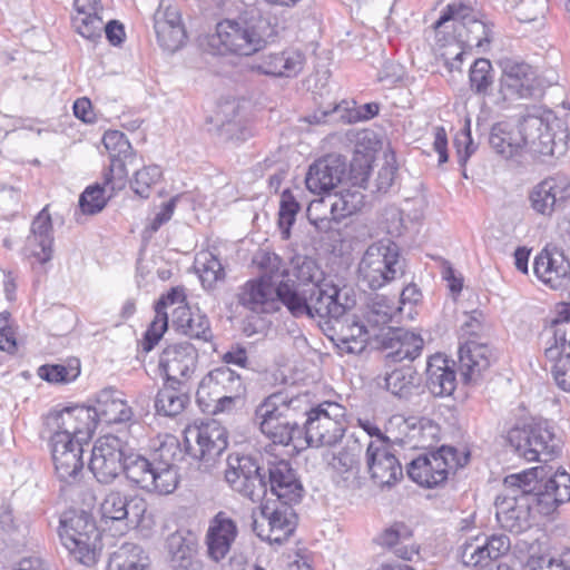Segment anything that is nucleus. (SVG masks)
I'll return each mask as SVG.
<instances>
[{
	"label": "nucleus",
	"mask_w": 570,
	"mask_h": 570,
	"mask_svg": "<svg viewBox=\"0 0 570 570\" xmlns=\"http://www.w3.org/2000/svg\"><path fill=\"white\" fill-rule=\"evenodd\" d=\"M261 432L274 444L295 449L333 446L344 436L346 422L336 403L312 406L305 395L275 392L255 410Z\"/></svg>",
	"instance_id": "nucleus-1"
},
{
	"label": "nucleus",
	"mask_w": 570,
	"mask_h": 570,
	"mask_svg": "<svg viewBox=\"0 0 570 570\" xmlns=\"http://www.w3.org/2000/svg\"><path fill=\"white\" fill-rule=\"evenodd\" d=\"M546 466H535L503 480V494L495 500L497 520L511 533H523L532 525V509L549 515L570 501V474L557 470L547 478Z\"/></svg>",
	"instance_id": "nucleus-2"
},
{
	"label": "nucleus",
	"mask_w": 570,
	"mask_h": 570,
	"mask_svg": "<svg viewBox=\"0 0 570 570\" xmlns=\"http://www.w3.org/2000/svg\"><path fill=\"white\" fill-rule=\"evenodd\" d=\"M273 36V27L262 11L249 7L234 19H224L216 26V39L225 51L250 56L261 50Z\"/></svg>",
	"instance_id": "nucleus-3"
},
{
	"label": "nucleus",
	"mask_w": 570,
	"mask_h": 570,
	"mask_svg": "<svg viewBox=\"0 0 570 570\" xmlns=\"http://www.w3.org/2000/svg\"><path fill=\"white\" fill-rule=\"evenodd\" d=\"M358 279L371 289H379L405 274V259L391 242L370 245L358 263Z\"/></svg>",
	"instance_id": "nucleus-4"
},
{
	"label": "nucleus",
	"mask_w": 570,
	"mask_h": 570,
	"mask_svg": "<svg viewBox=\"0 0 570 570\" xmlns=\"http://www.w3.org/2000/svg\"><path fill=\"white\" fill-rule=\"evenodd\" d=\"M59 534L62 544L78 562L85 566L97 562L101 550L100 532L89 513L85 511L66 513L60 521Z\"/></svg>",
	"instance_id": "nucleus-5"
},
{
	"label": "nucleus",
	"mask_w": 570,
	"mask_h": 570,
	"mask_svg": "<svg viewBox=\"0 0 570 570\" xmlns=\"http://www.w3.org/2000/svg\"><path fill=\"white\" fill-rule=\"evenodd\" d=\"M90 406L76 405L53 410L43 419L41 436L48 442L88 443L95 432Z\"/></svg>",
	"instance_id": "nucleus-6"
},
{
	"label": "nucleus",
	"mask_w": 570,
	"mask_h": 570,
	"mask_svg": "<svg viewBox=\"0 0 570 570\" xmlns=\"http://www.w3.org/2000/svg\"><path fill=\"white\" fill-rule=\"evenodd\" d=\"M452 21L455 40L464 48L484 51L491 41V29L487 22L479 18V12L463 2L449 3L440 18L434 22L436 32L448 22Z\"/></svg>",
	"instance_id": "nucleus-7"
},
{
	"label": "nucleus",
	"mask_w": 570,
	"mask_h": 570,
	"mask_svg": "<svg viewBox=\"0 0 570 570\" xmlns=\"http://www.w3.org/2000/svg\"><path fill=\"white\" fill-rule=\"evenodd\" d=\"M356 305V295L348 286L338 287L331 282L308 285V308L306 318L318 320L326 325L340 321Z\"/></svg>",
	"instance_id": "nucleus-8"
},
{
	"label": "nucleus",
	"mask_w": 570,
	"mask_h": 570,
	"mask_svg": "<svg viewBox=\"0 0 570 570\" xmlns=\"http://www.w3.org/2000/svg\"><path fill=\"white\" fill-rule=\"evenodd\" d=\"M508 442L514 452L527 461H549L561 451V440L547 422L513 428L508 432Z\"/></svg>",
	"instance_id": "nucleus-9"
},
{
	"label": "nucleus",
	"mask_w": 570,
	"mask_h": 570,
	"mask_svg": "<svg viewBox=\"0 0 570 570\" xmlns=\"http://www.w3.org/2000/svg\"><path fill=\"white\" fill-rule=\"evenodd\" d=\"M469 454L460 455L454 448L441 446L435 452L420 454L406 466L407 475L417 484L433 488L448 479L451 471L464 466Z\"/></svg>",
	"instance_id": "nucleus-10"
},
{
	"label": "nucleus",
	"mask_w": 570,
	"mask_h": 570,
	"mask_svg": "<svg viewBox=\"0 0 570 570\" xmlns=\"http://www.w3.org/2000/svg\"><path fill=\"white\" fill-rule=\"evenodd\" d=\"M225 480L233 491L256 502L265 495V462L259 458L232 453L226 459Z\"/></svg>",
	"instance_id": "nucleus-11"
},
{
	"label": "nucleus",
	"mask_w": 570,
	"mask_h": 570,
	"mask_svg": "<svg viewBox=\"0 0 570 570\" xmlns=\"http://www.w3.org/2000/svg\"><path fill=\"white\" fill-rule=\"evenodd\" d=\"M186 451L199 462L198 468L212 472L228 445L226 430L215 420L189 428L185 435Z\"/></svg>",
	"instance_id": "nucleus-12"
},
{
	"label": "nucleus",
	"mask_w": 570,
	"mask_h": 570,
	"mask_svg": "<svg viewBox=\"0 0 570 570\" xmlns=\"http://www.w3.org/2000/svg\"><path fill=\"white\" fill-rule=\"evenodd\" d=\"M296 502H266L261 507L259 515L253 520V531L263 541L282 544L293 534L297 515L293 509Z\"/></svg>",
	"instance_id": "nucleus-13"
},
{
	"label": "nucleus",
	"mask_w": 570,
	"mask_h": 570,
	"mask_svg": "<svg viewBox=\"0 0 570 570\" xmlns=\"http://www.w3.org/2000/svg\"><path fill=\"white\" fill-rule=\"evenodd\" d=\"M499 65V94L503 101L530 99L540 92V81L531 65L513 58H503Z\"/></svg>",
	"instance_id": "nucleus-14"
},
{
	"label": "nucleus",
	"mask_w": 570,
	"mask_h": 570,
	"mask_svg": "<svg viewBox=\"0 0 570 570\" xmlns=\"http://www.w3.org/2000/svg\"><path fill=\"white\" fill-rule=\"evenodd\" d=\"M128 451V444L114 434L104 435L96 441L89 469L99 483L109 484L119 476Z\"/></svg>",
	"instance_id": "nucleus-15"
},
{
	"label": "nucleus",
	"mask_w": 570,
	"mask_h": 570,
	"mask_svg": "<svg viewBox=\"0 0 570 570\" xmlns=\"http://www.w3.org/2000/svg\"><path fill=\"white\" fill-rule=\"evenodd\" d=\"M102 144L109 154L110 165L106 171V185L111 191L125 188L128 178V166L134 167L137 157L127 137L119 130L106 131Z\"/></svg>",
	"instance_id": "nucleus-16"
},
{
	"label": "nucleus",
	"mask_w": 570,
	"mask_h": 570,
	"mask_svg": "<svg viewBox=\"0 0 570 570\" xmlns=\"http://www.w3.org/2000/svg\"><path fill=\"white\" fill-rule=\"evenodd\" d=\"M265 494L269 490L277 498L276 501L301 502L304 488L289 461L268 458L265 462Z\"/></svg>",
	"instance_id": "nucleus-17"
},
{
	"label": "nucleus",
	"mask_w": 570,
	"mask_h": 570,
	"mask_svg": "<svg viewBox=\"0 0 570 570\" xmlns=\"http://www.w3.org/2000/svg\"><path fill=\"white\" fill-rule=\"evenodd\" d=\"M198 353L188 342L167 346L159 357V368L166 381L186 384L196 370Z\"/></svg>",
	"instance_id": "nucleus-18"
},
{
	"label": "nucleus",
	"mask_w": 570,
	"mask_h": 570,
	"mask_svg": "<svg viewBox=\"0 0 570 570\" xmlns=\"http://www.w3.org/2000/svg\"><path fill=\"white\" fill-rule=\"evenodd\" d=\"M533 272L550 288L570 291V262L557 247H546L535 256Z\"/></svg>",
	"instance_id": "nucleus-19"
},
{
	"label": "nucleus",
	"mask_w": 570,
	"mask_h": 570,
	"mask_svg": "<svg viewBox=\"0 0 570 570\" xmlns=\"http://www.w3.org/2000/svg\"><path fill=\"white\" fill-rule=\"evenodd\" d=\"M510 538L503 533L478 535L465 541L459 550L461 562L466 567H478L488 561H497L509 552Z\"/></svg>",
	"instance_id": "nucleus-20"
},
{
	"label": "nucleus",
	"mask_w": 570,
	"mask_h": 570,
	"mask_svg": "<svg viewBox=\"0 0 570 570\" xmlns=\"http://www.w3.org/2000/svg\"><path fill=\"white\" fill-rule=\"evenodd\" d=\"M522 147L533 155L554 156L558 144L549 118L537 115L523 117L519 125Z\"/></svg>",
	"instance_id": "nucleus-21"
},
{
	"label": "nucleus",
	"mask_w": 570,
	"mask_h": 570,
	"mask_svg": "<svg viewBox=\"0 0 570 570\" xmlns=\"http://www.w3.org/2000/svg\"><path fill=\"white\" fill-rule=\"evenodd\" d=\"M154 29L159 46L168 52L177 51L186 41V30L178 8L164 0L154 13Z\"/></svg>",
	"instance_id": "nucleus-22"
},
{
	"label": "nucleus",
	"mask_w": 570,
	"mask_h": 570,
	"mask_svg": "<svg viewBox=\"0 0 570 570\" xmlns=\"http://www.w3.org/2000/svg\"><path fill=\"white\" fill-rule=\"evenodd\" d=\"M380 341L381 347L386 352L385 357L392 362L404 360L413 361L422 352L424 341L420 334L402 327L389 326L381 334H374Z\"/></svg>",
	"instance_id": "nucleus-23"
},
{
	"label": "nucleus",
	"mask_w": 570,
	"mask_h": 570,
	"mask_svg": "<svg viewBox=\"0 0 570 570\" xmlns=\"http://www.w3.org/2000/svg\"><path fill=\"white\" fill-rule=\"evenodd\" d=\"M147 511V502L138 495H126L110 491L100 504L101 517L111 521H125L126 525L138 527Z\"/></svg>",
	"instance_id": "nucleus-24"
},
{
	"label": "nucleus",
	"mask_w": 570,
	"mask_h": 570,
	"mask_svg": "<svg viewBox=\"0 0 570 570\" xmlns=\"http://www.w3.org/2000/svg\"><path fill=\"white\" fill-rule=\"evenodd\" d=\"M277 282L259 276L239 287L237 301L239 305L254 313L269 314L277 311Z\"/></svg>",
	"instance_id": "nucleus-25"
},
{
	"label": "nucleus",
	"mask_w": 570,
	"mask_h": 570,
	"mask_svg": "<svg viewBox=\"0 0 570 570\" xmlns=\"http://www.w3.org/2000/svg\"><path fill=\"white\" fill-rule=\"evenodd\" d=\"M368 472L373 482L381 487H391L403 476V469L389 444L370 442L366 449Z\"/></svg>",
	"instance_id": "nucleus-26"
},
{
	"label": "nucleus",
	"mask_w": 570,
	"mask_h": 570,
	"mask_svg": "<svg viewBox=\"0 0 570 570\" xmlns=\"http://www.w3.org/2000/svg\"><path fill=\"white\" fill-rule=\"evenodd\" d=\"M570 198V178L563 175L548 177L530 193L531 207L541 215L550 216Z\"/></svg>",
	"instance_id": "nucleus-27"
},
{
	"label": "nucleus",
	"mask_w": 570,
	"mask_h": 570,
	"mask_svg": "<svg viewBox=\"0 0 570 570\" xmlns=\"http://www.w3.org/2000/svg\"><path fill=\"white\" fill-rule=\"evenodd\" d=\"M345 173V160L340 155H327L309 166L306 188L314 194L328 193L341 183Z\"/></svg>",
	"instance_id": "nucleus-28"
},
{
	"label": "nucleus",
	"mask_w": 570,
	"mask_h": 570,
	"mask_svg": "<svg viewBox=\"0 0 570 570\" xmlns=\"http://www.w3.org/2000/svg\"><path fill=\"white\" fill-rule=\"evenodd\" d=\"M493 357L490 346L469 338L459 347V368L465 384L476 383Z\"/></svg>",
	"instance_id": "nucleus-29"
},
{
	"label": "nucleus",
	"mask_w": 570,
	"mask_h": 570,
	"mask_svg": "<svg viewBox=\"0 0 570 570\" xmlns=\"http://www.w3.org/2000/svg\"><path fill=\"white\" fill-rule=\"evenodd\" d=\"M305 56L298 50H284L259 56L252 70L272 77H296L304 68Z\"/></svg>",
	"instance_id": "nucleus-30"
},
{
	"label": "nucleus",
	"mask_w": 570,
	"mask_h": 570,
	"mask_svg": "<svg viewBox=\"0 0 570 570\" xmlns=\"http://www.w3.org/2000/svg\"><path fill=\"white\" fill-rule=\"evenodd\" d=\"M94 413L95 429L98 422L106 424H120L130 422L134 417L132 409L122 399V393L116 389L101 390L96 400V406L90 407Z\"/></svg>",
	"instance_id": "nucleus-31"
},
{
	"label": "nucleus",
	"mask_w": 570,
	"mask_h": 570,
	"mask_svg": "<svg viewBox=\"0 0 570 570\" xmlns=\"http://www.w3.org/2000/svg\"><path fill=\"white\" fill-rule=\"evenodd\" d=\"M244 395L245 385L239 374L227 366H219L208 372L199 382L196 400L204 401L220 394Z\"/></svg>",
	"instance_id": "nucleus-32"
},
{
	"label": "nucleus",
	"mask_w": 570,
	"mask_h": 570,
	"mask_svg": "<svg viewBox=\"0 0 570 570\" xmlns=\"http://www.w3.org/2000/svg\"><path fill=\"white\" fill-rule=\"evenodd\" d=\"M53 240L52 220L46 206L31 223L26 247L32 257L45 264L52 258Z\"/></svg>",
	"instance_id": "nucleus-33"
},
{
	"label": "nucleus",
	"mask_w": 570,
	"mask_h": 570,
	"mask_svg": "<svg viewBox=\"0 0 570 570\" xmlns=\"http://www.w3.org/2000/svg\"><path fill=\"white\" fill-rule=\"evenodd\" d=\"M237 537V525L225 512H218L209 523L206 535L208 556L214 561L223 560Z\"/></svg>",
	"instance_id": "nucleus-34"
},
{
	"label": "nucleus",
	"mask_w": 570,
	"mask_h": 570,
	"mask_svg": "<svg viewBox=\"0 0 570 570\" xmlns=\"http://www.w3.org/2000/svg\"><path fill=\"white\" fill-rule=\"evenodd\" d=\"M56 473L59 480L71 482L83 468L82 452L85 443L55 441L48 442Z\"/></svg>",
	"instance_id": "nucleus-35"
},
{
	"label": "nucleus",
	"mask_w": 570,
	"mask_h": 570,
	"mask_svg": "<svg viewBox=\"0 0 570 570\" xmlns=\"http://www.w3.org/2000/svg\"><path fill=\"white\" fill-rule=\"evenodd\" d=\"M335 325L338 326L336 346L342 353L358 354L365 350L371 332L357 316L347 312L340 321L333 322L332 327Z\"/></svg>",
	"instance_id": "nucleus-36"
},
{
	"label": "nucleus",
	"mask_w": 570,
	"mask_h": 570,
	"mask_svg": "<svg viewBox=\"0 0 570 570\" xmlns=\"http://www.w3.org/2000/svg\"><path fill=\"white\" fill-rule=\"evenodd\" d=\"M124 462L122 472L128 481L147 492L165 494V490L161 488L153 462L149 459L129 449Z\"/></svg>",
	"instance_id": "nucleus-37"
},
{
	"label": "nucleus",
	"mask_w": 570,
	"mask_h": 570,
	"mask_svg": "<svg viewBox=\"0 0 570 570\" xmlns=\"http://www.w3.org/2000/svg\"><path fill=\"white\" fill-rule=\"evenodd\" d=\"M173 323L184 335L209 342L213 338V331L208 316L199 308L193 311L187 305H179L173 312Z\"/></svg>",
	"instance_id": "nucleus-38"
},
{
	"label": "nucleus",
	"mask_w": 570,
	"mask_h": 570,
	"mask_svg": "<svg viewBox=\"0 0 570 570\" xmlns=\"http://www.w3.org/2000/svg\"><path fill=\"white\" fill-rule=\"evenodd\" d=\"M179 454V444L176 441H170L163 443L151 455L150 462H153L165 494L174 492L177 488L178 473L175 462Z\"/></svg>",
	"instance_id": "nucleus-39"
},
{
	"label": "nucleus",
	"mask_w": 570,
	"mask_h": 570,
	"mask_svg": "<svg viewBox=\"0 0 570 570\" xmlns=\"http://www.w3.org/2000/svg\"><path fill=\"white\" fill-rule=\"evenodd\" d=\"M426 386L434 396H449L456 387L454 370L449 361L440 355H433L426 364Z\"/></svg>",
	"instance_id": "nucleus-40"
},
{
	"label": "nucleus",
	"mask_w": 570,
	"mask_h": 570,
	"mask_svg": "<svg viewBox=\"0 0 570 570\" xmlns=\"http://www.w3.org/2000/svg\"><path fill=\"white\" fill-rule=\"evenodd\" d=\"M277 311L284 305L289 314L296 318L307 317L311 313L308 308V286L297 285L291 279H281L277 291Z\"/></svg>",
	"instance_id": "nucleus-41"
},
{
	"label": "nucleus",
	"mask_w": 570,
	"mask_h": 570,
	"mask_svg": "<svg viewBox=\"0 0 570 570\" xmlns=\"http://www.w3.org/2000/svg\"><path fill=\"white\" fill-rule=\"evenodd\" d=\"M411 537L410 528L404 523L396 522L385 529L375 541L377 544L392 550L397 558L411 561L415 556H419L417 548L409 543Z\"/></svg>",
	"instance_id": "nucleus-42"
},
{
	"label": "nucleus",
	"mask_w": 570,
	"mask_h": 570,
	"mask_svg": "<svg viewBox=\"0 0 570 570\" xmlns=\"http://www.w3.org/2000/svg\"><path fill=\"white\" fill-rule=\"evenodd\" d=\"M188 401L186 384L166 381L155 397V410L159 415L174 417L185 410Z\"/></svg>",
	"instance_id": "nucleus-43"
},
{
	"label": "nucleus",
	"mask_w": 570,
	"mask_h": 570,
	"mask_svg": "<svg viewBox=\"0 0 570 570\" xmlns=\"http://www.w3.org/2000/svg\"><path fill=\"white\" fill-rule=\"evenodd\" d=\"M489 144L497 154L504 158H511L523 149L519 129L515 130L512 125L505 121L493 125Z\"/></svg>",
	"instance_id": "nucleus-44"
},
{
	"label": "nucleus",
	"mask_w": 570,
	"mask_h": 570,
	"mask_svg": "<svg viewBox=\"0 0 570 570\" xmlns=\"http://www.w3.org/2000/svg\"><path fill=\"white\" fill-rule=\"evenodd\" d=\"M147 567L148 557L144 549L134 542H125L110 554L107 570H146Z\"/></svg>",
	"instance_id": "nucleus-45"
},
{
	"label": "nucleus",
	"mask_w": 570,
	"mask_h": 570,
	"mask_svg": "<svg viewBox=\"0 0 570 570\" xmlns=\"http://www.w3.org/2000/svg\"><path fill=\"white\" fill-rule=\"evenodd\" d=\"M420 386V376L412 366L395 368L385 376V387L400 399L410 397Z\"/></svg>",
	"instance_id": "nucleus-46"
},
{
	"label": "nucleus",
	"mask_w": 570,
	"mask_h": 570,
	"mask_svg": "<svg viewBox=\"0 0 570 570\" xmlns=\"http://www.w3.org/2000/svg\"><path fill=\"white\" fill-rule=\"evenodd\" d=\"M394 298L382 294H373L367 302L366 322L371 327H380L389 324L400 312Z\"/></svg>",
	"instance_id": "nucleus-47"
},
{
	"label": "nucleus",
	"mask_w": 570,
	"mask_h": 570,
	"mask_svg": "<svg viewBox=\"0 0 570 570\" xmlns=\"http://www.w3.org/2000/svg\"><path fill=\"white\" fill-rule=\"evenodd\" d=\"M307 219L320 233H328L334 229L336 216L330 195L314 199L307 207Z\"/></svg>",
	"instance_id": "nucleus-48"
},
{
	"label": "nucleus",
	"mask_w": 570,
	"mask_h": 570,
	"mask_svg": "<svg viewBox=\"0 0 570 570\" xmlns=\"http://www.w3.org/2000/svg\"><path fill=\"white\" fill-rule=\"evenodd\" d=\"M165 547L170 564L198 552L197 538L187 530H177L169 534Z\"/></svg>",
	"instance_id": "nucleus-49"
},
{
	"label": "nucleus",
	"mask_w": 570,
	"mask_h": 570,
	"mask_svg": "<svg viewBox=\"0 0 570 570\" xmlns=\"http://www.w3.org/2000/svg\"><path fill=\"white\" fill-rule=\"evenodd\" d=\"M360 446H346L337 454H333L328 464L340 475L343 481L348 485L356 479L360 465Z\"/></svg>",
	"instance_id": "nucleus-50"
},
{
	"label": "nucleus",
	"mask_w": 570,
	"mask_h": 570,
	"mask_svg": "<svg viewBox=\"0 0 570 570\" xmlns=\"http://www.w3.org/2000/svg\"><path fill=\"white\" fill-rule=\"evenodd\" d=\"M195 269L205 288H213L218 281L225 278L220 261L210 252H200L195 258Z\"/></svg>",
	"instance_id": "nucleus-51"
},
{
	"label": "nucleus",
	"mask_w": 570,
	"mask_h": 570,
	"mask_svg": "<svg viewBox=\"0 0 570 570\" xmlns=\"http://www.w3.org/2000/svg\"><path fill=\"white\" fill-rule=\"evenodd\" d=\"M328 195L336 216V224L357 213L364 206V195L357 189H344Z\"/></svg>",
	"instance_id": "nucleus-52"
},
{
	"label": "nucleus",
	"mask_w": 570,
	"mask_h": 570,
	"mask_svg": "<svg viewBox=\"0 0 570 570\" xmlns=\"http://www.w3.org/2000/svg\"><path fill=\"white\" fill-rule=\"evenodd\" d=\"M112 196L115 191H111L110 186L106 185V173L104 174V184L102 186L99 184H95L85 189V191L79 197V207L82 214L86 215H95L100 213L105 206L107 205V197Z\"/></svg>",
	"instance_id": "nucleus-53"
},
{
	"label": "nucleus",
	"mask_w": 570,
	"mask_h": 570,
	"mask_svg": "<svg viewBox=\"0 0 570 570\" xmlns=\"http://www.w3.org/2000/svg\"><path fill=\"white\" fill-rule=\"evenodd\" d=\"M492 65L485 58L476 59L470 68L471 89L478 95H487L493 85Z\"/></svg>",
	"instance_id": "nucleus-54"
},
{
	"label": "nucleus",
	"mask_w": 570,
	"mask_h": 570,
	"mask_svg": "<svg viewBox=\"0 0 570 570\" xmlns=\"http://www.w3.org/2000/svg\"><path fill=\"white\" fill-rule=\"evenodd\" d=\"M80 366L78 360L71 361L68 365L47 364L38 370V375L50 383H68L78 377Z\"/></svg>",
	"instance_id": "nucleus-55"
},
{
	"label": "nucleus",
	"mask_w": 570,
	"mask_h": 570,
	"mask_svg": "<svg viewBox=\"0 0 570 570\" xmlns=\"http://www.w3.org/2000/svg\"><path fill=\"white\" fill-rule=\"evenodd\" d=\"M163 176L161 169L156 165L145 166L134 174L131 187L135 194L142 198L149 197L150 189Z\"/></svg>",
	"instance_id": "nucleus-56"
},
{
	"label": "nucleus",
	"mask_w": 570,
	"mask_h": 570,
	"mask_svg": "<svg viewBox=\"0 0 570 570\" xmlns=\"http://www.w3.org/2000/svg\"><path fill=\"white\" fill-rule=\"evenodd\" d=\"M301 209L299 203L296 200L289 189H285L281 195L278 224L285 234V238L289 236V229L295 223V217Z\"/></svg>",
	"instance_id": "nucleus-57"
},
{
	"label": "nucleus",
	"mask_w": 570,
	"mask_h": 570,
	"mask_svg": "<svg viewBox=\"0 0 570 570\" xmlns=\"http://www.w3.org/2000/svg\"><path fill=\"white\" fill-rule=\"evenodd\" d=\"M254 263L263 271L262 276H266L271 282H276L278 276L282 279L288 276L287 269L284 268L283 259L274 253L262 252L255 256Z\"/></svg>",
	"instance_id": "nucleus-58"
},
{
	"label": "nucleus",
	"mask_w": 570,
	"mask_h": 570,
	"mask_svg": "<svg viewBox=\"0 0 570 570\" xmlns=\"http://www.w3.org/2000/svg\"><path fill=\"white\" fill-rule=\"evenodd\" d=\"M72 21L81 37L94 42L101 38L102 20L98 13L77 14Z\"/></svg>",
	"instance_id": "nucleus-59"
},
{
	"label": "nucleus",
	"mask_w": 570,
	"mask_h": 570,
	"mask_svg": "<svg viewBox=\"0 0 570 570\" xmlns=\"http://www.w3.org/2000/svg\"><path fill=\"white\" fill-rule=\"evenodd\" d=\"M552 336L548 338L544 348V356L550 362H557L558 360L562 358L566 353L569 352L568 350V332L569 328H562L560 326H554V328H551Z\"/></svg>",
	"instance_id": "nucleus-60"
},
{
	"label": "nucleus",
	"mask_w": 570,
	"mask_h": 570,
	"mask_svg": "<svg viewBox=\"0 0 570 570\" xmlns=\"http://www.w3.org/2000/svg\"><path fill=\"white\" fill-rule=\"evenodd\" d=\"M547 11V0H521L515 7L518 20L527 23L542 20Z\"/></svg>",
	"instance_id": "nucleus-61"
},
{
	"label": "nucleus",
	"mask_w": 570,
	"mask_h": 570,
	"mask_svg": "<svg viewBox=\"0 0 570 570\" xmlns=\"http://www.w3.org/2000/svg\"><path fill=\"white\" fill-rule=\"evenodd\" d=\"M156 316L155 320L149 325L148 330L145 333L142 348L146 352H149L154 348V346L161 338L164 332L168 326V315L167 312L155 311Z\"/></svg>",
	"instance_id": "nucleus-62"
},
{
	"label": "nucleus",
	"mask_w": 570,
	"mask_h": 570,
	"mask_svg": "<svg viewBox=\"0 0 570 570\" xmlns=\"http://www.w3.org/2000/svg\"><path fill=\"white\" fill-rule=\"evenodd\" d=\"M295 271L297 285L308 286L309 284L326 282L325 279L320 278L322 273L320 272L315 261L311 258L304 257L301 262L297 261Z\"/></svg>",
	"instance_id": "nucleus-63"
},
{
	"label": "nucleus",
	"mask_w": 570,
	"mask_h": 570,
	"mask_svg": "<svg viewBox=\"0 0 570 570\" xmlns=\"http://www.w3.org/2000/svg\"><path fill=\"white\" fill-rule=\"evenodd\" d=\"M552 375L561 390L570 392V352L553 363Z\"/></svg>",
	"instance_id": "nucleus-64"
}]
</instances>
